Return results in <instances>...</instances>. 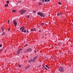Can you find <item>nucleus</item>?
<instances>
[{"mask_svg":"<svg viewBox=\"0 0 73 73\" xmlns=\"http://www.w3.org/2000/svg\"><path fill=\"white\" fill-rule=\"evenodd\" d=\"M65 71V69H64V68L62 67H60L59 68V72H64Z\"/></svg>","mask_w":73,"mask_h":73,"instance_id":"nucleus-1","label":"nucleus"},{"mask_svg":"<svg viewBox=\"0 0 73 73\" xmlns=\"http://www.w3.org/2000/svg\"><path fill=\"white\" fill-rule=\"evenodd\" d=\"M37 14L38 15H40V17H45V15H44L42 13H40V12H37Z\"/></svg>","mask_w":73,"mask_h":73,"instance_id":"nucleus-2","label":"nucleus"},{"mask_svg":"<svg viewBox=\"0 0 73 73\" xmlns=\"http://www.w3.org/2000/svg\"><path fill=\"white\" fill-rule=\"evenodd\" d=\"M37 14L38 15H40V17H45V15H44L42 13H40V12H37Z\"/></svg>","mask_w":73,"mask_h":73,"instance_id":"nucleus-3","label":"nucleus"},{"mask_svg":"<svg viewBox=\"0 0 73 73\" xmlns=\"http://www.w3.org/2000/svg\"><path fill=\"white\" fill-rule=\"evenodd\" d=\"M26 12V10H24L23 9H22L20 11V13L21 14H24Z\"/></svg>","mask_w":73,"mask_h":73,"instance_id":"nucleus-4","label":"nucleus"},{"mask_svg":"<svg viewBox=\"0 0 73 73\" xmlns=\"http://www.w3.org/2000/svg\"><path fill=\"white\" fill-rule=\"evenodd\" d=\"M37 56H36L34 57L33 59V62H35L36 61V60H37Z\"/></svg>","mask_w":73,"mask_h":73,"instance_id":"nucleus-5","label":"nucleus"},{"mask_svg":"<svg viewBox=\"0 0 73 73\" xmlns=\"http://www.w3.org/2000/svg\"><path fill=\"white\" fill-rule=\"evenodd\" d=\"M44 0H41L42 1V2H44ZM50 0H45V2H46V3H48V2H49V1Z\"/></svg>","mask_w":73,"mask_h":73,"instance_id":"nucleus-6","label":"nucleus"},{"mask_svg":"<svg viewBox=\"0 0 73 73\" xmlns=\"http://www.w3.org/2000/svg\"><path fill=\"white\" fill-rule=\"evenodd\" d=\"M13 23L16 27L17 26V22L16 21H13Z\"/></svg>","mask_w":73,"mask_h":73,"instance_id":"nucleus-7","label":"nucleus"},{"mask_svg":"<svg viewBox=\"0 0 73 73\" xmlns=\"http://www.w3.org/2000/svg\"><path fill=\"white\" fill-rule=\"evenodd\" d=\"M33 61V59H31L28 62H30V63H31V62H34Z\"/></svg>","mask_w":73,"mask_h":73,"instance_id":"nucleus-8","label":"nucleus"},{"mask_svg":"<svg viewBox=\"0 0 73 73\" xmlns=\"http://www.w3.org/2000/svg\"><path fill=\"white\" fill-rule=\"evenodd\" d=\"M20 50H18L17 52V55H19V54H20Z\"/></svg>","mask_w":73,"mask_h":73,"instance_id":"nucleus-9","label":"nucleus"},{"mask_svg":"<svg viewBox=\"0 0 73 73\" xmlns=\"http://www.w3.org/2000/svg\"><path fill=\"white\" fill-rule=\"evenodd\" d=\"M27 49L28 52H31L32 51V49L31 48H29Z\"/></svg>","mask_w":73,"mask_h":73,"instance_id":"nucleus-10","label":"nucleus"},{"mask_svg":"<svg viewBox=\"0 0 73 73\" xmlns=\"http://www.w3.org/2000/svg\"><path fill=\"white\" fill-rule=\"evenodd\" d=\"M28 50H25V51H24V52L25 53H26L27 52H28Z\"/></svg>","mask_w":73,"mask_h":73,"instance_id":"nucleus-11","label":"nucleus"},{"mask_svg":"<svg viewBox=\"0 0 73 73\" xmlns=\"http://www.w3.org/2000/svg\"><path fill=\"white\" fill-rule=\"evenodd\" d=\"M57 16H60V15H61V14L58 13L57 14Z\"/></svg>","mask_w":73,"mask_h":73,"instance_id":"nucleus-12","label":"nucleus"},{"mask_svg":"<svg viewBox=\"0 0 73 73\" xmlns=\"http://www.w3.org/2000/svg\"><path fill=\"white\" fill-rule=\"evenodd\" d=\"M29 68V66L26 67H25V69L26 70H27V69H28Z\"/></svg>","mask_w":73,"mask_h":73,"instance_id":"nucleus-13","label":"nucleus"},{"mask_svg":"<svg viewBox=\"0 0 73 73\" xmlns=\"http://www.w3.org/2000/svg\"><path fill=\"white\" fill-rule=\"evenodd\" d=\"M23 32H24V33H26V32H27V31L25 29L23 31Z\"/></svg>","mask_w":73,"mask_h":73,"instance_id":"nucleus-14","label":"nucleus"},{"mask_svg":"<svg viewBox=\"0 0 73 73\" xmlns=\"http://www.w3.org/2000/svg\"><path fill=\"white\" fill-rule=\"evenodd\" d=\"M5 33L4 32V31H3V33L1 34V35H5Z\"/></svg>","mask_w":73,"mask_h":73,"instance_id":"nucleus-15","label":"nucleus"},{"mask_svg":"<svg viewBox=\"0 0 73 73\" xmlns=\"http://www.w3.org/2000/svg\"><path fill=\"white\" fill-rule=\"evenodd\" d=\"M24 29H25V28L24 27L21 31L22 32H23V31L24 30Z\"/></svg>","mask_w":73,"mask_h":73,"instance_id":"nucleus-16","label":"nucleus"},{"mask_svg":"<svg viewBox=\"0 0 73 73\" xmlns=\"http://www.w3.org/2000/svg\"><path fill=\"white\" fill-rule=\"evenodd\" d=\"M16 11H17V10H13L12 11V12H16Z\"/></svg>","mask_w":73,"mask_h":73,"instance_id":"nucleus-17","label":"nucleus"},{"mask_svg":"<svg viewBox=\"0 0 73 73\" xmlns=\"http://www.w3.org/2000/svg\"><path fill=\"white\" fill-rule=\"evenodd\" d=\"M43 66V68H44V69H45V70H48V69L47 68H45V66Z\"/></svg>","mask_w":73,"mask_h":73,"instance_id":"nucleus-18","label":"nucleus"},{"mask_svg":"<svg viewBox=\"0 0 73 73\" xmlns=\"http://www.w3.org/2000/svg\"><path fill=\"white\" fill-rule=\"evenodd\" d=\"M24 28V26L22 27L21 28H20V31H21V29H22Z\"/></svg>","mask_w":73,"mask_h":73,"instance_id":"nucleus-19","label":"nucleus"},{"mask_svg":"<svg viewBox=\"0 0 73 73\" xmlns=\"http://www.w3.org/2000/svg\"><path fill=\"white\" fill-rule=\"evenodd\" d=\"M8 4H6L5 5V7H8Z\"/></svg>","mask_w":73,"mask_h":73,"instance_id":"nucleus-20","label":"nucleus"},{"mask_svg":"<svg viewBox=\"0 0 73 73\" xmlns=\"http://www.w3.org/2000/svg\"><path fill=\"white\" fill-rule=\"evenodd\" d=\"M18 65L19 66V68H21V65H19V64H18Z\"/></svg>","mask_w":73,"mask_h":73,"instance_id":"nucleus-21","label":"nucleus"},{"mask_svg":"<svg viewBox=\"0 0 73 73\" xmlns=\"http://www.w3.org/2000/svg\"><path fill=\"white\" fill-rule=\"evenodd\" d=\"M2 30V32H3V31H4V30H3V27H1Z\"/></svg>","mask_w":73,"mask_h":73,"instance_id":"nucleus-22","label":"nucleus"},{"mask_svg":"<svg viewBox=\"0 0 73 73\" xmlns=\"http://www.w3.org/2000/svg\"><path fill=\"white\" fill-rule=\"evenodd\" d=\"M33 31H36V29H33Z\"/></svg>","mask_w":73,"mask_h":73,"instance_id":"nucleus-23","label":"nucleus"},{"mask_svg":"<svg viewBox=\"0 0 73 73\" xmlns=\"http://www.w3.org/2000/svg\"><path fill=\"white\" fill-rule=\"evenodd\" d=\"M45 66H46V68H48L49 69V67L47 65H46Z\"/></svg>","mask_w":73,"mask_h":73,"instance_id":"nucleus-24","label":"nucleus"},{"mask_svg":"<svg viewBox=\"0 0 73 73\" xmlns=\"http://www.w3.org/2000/svg\"><path fill=\"white\" fill-rule=\"evenodd\" d=\"M9 1H7V4H9Z\"/></svg>","mask_w":73,"mask_h":73,"instance_id":"nucleus-25","label":"nucleus"},{"mask_svg":"<svg viewBox=\"0 0 73 73\" xmlns=\"http://www.w3.org/2000/svg\"><path fill=\"white\" fill-rule=\"evenodd\" d=\"M44 24H46L44 23H42L41 24V25L42 26L43 25H44Z\"/></svg>","mask_w":73,"mask_h":73,"instance_id":"nucleus-26","label":"nucleus"},{"mask_svg":"<svg viewBox=\"0 0 73 73\" xmlns=\"http://www.w3.org/2000/svg\"><path fill=\"white\" fill-rule=\"evenodd\" d=\"M19 50V51L20 52V50H22V49H20L18 50Z\"/></svg>","mask_w":73,"mask_h":73,"instance_id":"nucleus-27","label":"nucleus"},{"mask_svg":"<svg viewBox=\"0 0 73 73\" xmlns=\"http://www.w3.org/2000/svg\"><path fill=\"white\" fill-rule=\"evenodd\" d=\"M31 31L32 32V31H33V29H32L31 30Z\"/></svg>","mask_w":73,"mask_h":73,"instance_id":"nucleus-28","label":"nucleus"},{"mask_svg":"<svg viewBox=\"0 0 73 73\" xmlns=\"http://www.w3.org/2000/svg\"><path fill=\"white\" fill-rule=\"evenodd\" d=\"M27 32L28 33V32H29V31H28V30L27 29Z\"/></svg>","mask_w":73,"mask_h":73,"instance_id":"nucleus-29","label":"nucleus"},{"mask_svg":"<svg viewBox=\"0 0 73 73\" xmlns=\"http://www.w3.org/2000/svg\"><path fill=\"white\" fill-rule=\"evenodd\" d=\"M28 45L27 44H25V45L24 46H27Z\"/></svg>","mask_w":73,"mask_h":73,"instance_id":"nucleus-30","label":"nucleus"},{"mask_svg":"<svg viewBox=\"0 0 73 73\" xmlns=\"http://www.w3.org/2000/svg\"><path fill=\"white\" fill-rule=\"evenodd\" d=\"M58 4H60V5H61V3H60V2L58 3Z\"/></svg>","mask_w":73,"mask_h":73,"instance_id":"nucleus-31","label":"nucleus"},{"mask_svg":"<svg viewBox=\"0 0 73 73\" xmlns=\"http://www.w3.org/2000/svg\"><path fill=\"white\" fill-rule=\"evenodd\" d=\"M2 46V45L0 44V47H1Z\"/></svg>","mask_w":73,"mask_h":73,"instance_id":"nucleus-32","label":"nucleus"},{"mask_svg":"<svg viewBox=\"0 0 73 73\" xmlns=\"http://www.w3.org/2000/svg\"><path fill=\"white\" fill-rule=\"evenodd\" d=\"M0 52H2V49H1L0 50Z\"/></svg>","mask_w":73,"mask_h":73,"instance_id":"nucleus-33","label":"nucleus"},{"mask_svg":"<svg viewBox=\"0 0 73 73\" xmlns=\"http://www.w3.org/2000/svg\"><path fill=\"white\" fill-rule=\"evenodd\" d=\"M33 12L34 13H36V11H33Z\"/></svg>","mask_w":73,"mask_h":73,"instance_id":"nucleus-34","label":"nucleus"},{"mask_svg":"<svg viewBox=\"0 0 73 73\" xmlns=\"http://www.w3.org/2000/svg\"><path fill=\"white\" fill-rule=\"evenodd\" d=\"M27 17H28V18H29V15H28L27 16Z\"/></svg>","mask_w":73,"mask_h":73,"instance_id":"nucleus-35","label":"nucleus"},{"mask_svg":"<svg viewBox=\"0 0 73 73\" xmlns=\"http://www.w3.org/2000/svg\"><path fill=\"white\" fill-rule=\"evenodd\" d=\"M9 20L8 21V24H9Z\"/></svg>","mask_w":73,"mask_h":73,"instance_id":"nucleus-36","label":"nucleus"},{"mask_svg":"<svg viewBox=\"0 0 73 73\" xmlns=\"http://www.w3.org/2000/svg\"><path fill=\"white\" fill-rule=\"evenodd\" d=\"M9 29H10V28H9L8 31H9Z\"/></svg>","mask_w":73,"mask_h":73,"instance_id":"nucleus-37","label":"nucleus"},{"mask_svg":"<svg viewBox=\"0 0 73 73\" xmlns=\"http://www.w3.org/2000/svg\"><path fill=\"white\" fill-rule=\"evenodd\" d=\"M39 32H41V31L39 30Z\"/></svg>","mask_w":73,"mask_h":73,"instance_id":"nucleus-38","label":"nucleus"},{"mask_svg":"<svg viewBox=\"0 0 73 73\" xmlns=\"http://www.w3.org/2000/svg\"><path fill=\"white\" fill-rule=\"evenodd\" d=\"M33 1H35V0H32Z\"/></svg>","mask_w":73,"mask_h":73,"instance_id":"nucleus-39","label":"nucleus"},{"mask_svg":"<svg viewBox=\"0 0 73 73\" xmlns=\"http://www.w3.org/2000/svg\"><path fill=\"white\" fill-rule=\"evenodd\" d=\"M51 58H53V57H51Z\"/></svg>","mask_w":73,"mask_h":73,"instance_id":"nucleus-40","label":"nucleus"},{"mask_svg":"<svg viewBox=\"0 0 73 73\" xmlns=\"http://www.w3.org/2000/svg\"><path fill=\"white\" fill-rule=\"evenodd\" d=\"M72 26L73 27V24L72 25Z\"/></svg>","mask_w":73,"mask_h":73,"instance_id":"nucleus-41","label":"nucleus"},{"mask_svg":"<svg viewBox=\"0 0 73 73\" xmlns=\"http://www.w3.org/2000/svg\"><path fill=\"white\" fill-rule=\"evenodd\" d=\"M40 1H41V0H39Z\"/></svg>","mask_w":73,"mask_h":73,"instance_id":"nucleus-42","label":"nucleus"},{"mask_svg":"<svg viewBox=\"0 0 73 73\" xmlns=\"http://www.w3.org/2000/svg\"><path fill=\"white\" fill-rule=\"evenodd\" d=\"M39 5H40V4H39Z\"/></svg>","mask_w":73,"mask_h":73,"instance_id":"nucleus-43","label":"nucleus"}]
</instances>
